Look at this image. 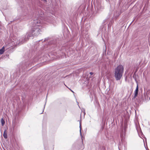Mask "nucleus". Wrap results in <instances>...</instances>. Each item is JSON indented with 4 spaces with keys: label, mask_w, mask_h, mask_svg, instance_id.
Segmentation results:
<instances>
[{
    "label": "nucleus",
    "mask_w": 150,
    "mask_h": 150,
    "mask_svg": "<svg viewBox=\"0 0 150 150\" xmlns=\"http://www.w3.org/2000/svg\"><path fill=\"white\" fill-rule=\"evenodd\" d=\"M33 27L32 29L31 33L33 36H37L42 31L43 24L40 18H36L33 21Z\"/></svg>",
    "instance_id": "f257e3e1"
},
{
    "label": "nucleus",
    "mask_w": 150,
    "mask_h": 150,
    "mask_svg": "<svg viewBox=\"0 0 150 150\" xmlns=\"http://www.w3.org/2000/svg\"><path fill=\"white\" fill-rule=\"evenodd\" d=\"M124 67L122 65H119L115 69L114 76L117 80H120L123 72Z\"/></svg>",
    "instance_id": "f03ea898"
},
{
    "label": "nucleus",
    "mask_w": 150,
    "mask_h": 150,
    "mask_svg": "<svg viewBox=\"0 0 150 150\" xmlns=\"http://www.w3.org/2000/svg\"><path fill=\"white\" fill-rule=\"evenodd\" d=\"M31 35H32L31 33H27L26 36H23L21 40H20L19 43H18L19 44L23 43L25 42L28 40Z\"/></svg>",
    "instance_id": "7ed1b4c3"
},
{
    "label": "nucleus",
    "mask_w": 150,
    "mask_h": 150,
    "mask_svg": "<svg viewBox=\"0 0 150 150\" xmlns=\"http://www.w3.org/2000/svg\"><path fill=\"white\" fill-rule=\"evenodd\" d=\"M138 85H137L136 87V88L134 91V98H135L137 97L138 95Z\"/></svg>",
    "instance_id": "20e7f679"
},
{
    "label": "nucleus",
    "mask_w": 150,
    "mask_h": 150,
    "mask_svg": "<svg viewBox=\"0 0 150 150\" xmlns=\"http://www.w3.org/2000/svg\"><path fill=\"white\" fill-rule=\"evenodd\" d=\"M3 136H4V137L5 139H6L7 137V133H6V130H5L4 131V133L3 134Z\"/></svg>",
    "instance_id": "39448f33"
},
{
    "label": "nucleus",
    "mask_w": 150,
    "mask_h": 150,
    "mask_svg": "<svg viewBox=\"0 0 150 150\" xmlns=\"http://www.w3.org/2000/svg\"><path fill=\"white\" fill-rule=\"evenodd\" d=\"M5 51L4 47H3L0 50V54H2Z\"/></svg>",
    "instance_id": "423d86ee"
},
{
    "label": "nucleus",
    "mask_w": 150,
    "mask_h": 150,
    "mask_svg": "<svg viewBox=\"0 0 150 150\" xmlns=\"http://www.w3.org/2000/svg\"><path fill=\"white\" fill-rule=\"evenodd\" d=\"M1 122L2 126H3L5 124V121L3 118H2L1 120Z\"/></svg>",
    "instance_id": "0eeeda50"
},
{
    "label": "nucleus",
    "mask_w": 150,
    "mask_h": 150,
    "mask_svg": "<svg viewBox=\"0 0 150 150\" xmlns=\"http://www.w3.org/2000/svg\"><path fill=\"white\" fill-rule=\"evenodd\" d=\"M131 75H130V76H126V79H125V80L126 81V80H127V79H128V78H129V79H131V78H130Z\"/></svg>",
    "instance_id": "6e6552de"
},
{
    "label": "nucleus",
    "mask_w": 150,
    "mask_h": 150,
    "mask_svg": "<svg viewBox=\"0 0 150 150\" xmlns=\"http://www.w3.org/2000/svg\"><path fill=\"white\" fill-rule=\"evenodd\" d=\"M80 134H81V124H80Z\"/></svg>",
    "instance_id": "1a4fd4ad"
},
{
    "label": "nucleus",
    "mask_w": 150,
    "mask_h": 150,
    "mask_svg": "<svg viewBox=\"0 0 150 150\" xmlns=\"http://www.w3.org/2000/svg\"><path fill=\"white\" fill-rule=\"evenodd\" d=\"M90 74L91 75H92L93 74V73L92 72H90Z\"/></svg>",
    "instance_id": "9d476101"
},
{
    "label": "nucleus",
    "mask_w": 150,
    "mask_h": 150,
    "mask_svg": "<svg viewBox=\"0 0 150 150\" xmlns=\"http://www.w3.org/2000/svg\"><path fill=\"white\" fill-rule=\"evenodd\" d=\"M125 128H126V125L125 124Z\"/></svg>",
    "instance_id": "9b49d317"
},
{
    "label": "nucleus",
    "mask_w": 150,
    "mask_h": 150,
    "mask_svg": "<svg viewBox=\"0 0 150 150\" xmlns=\"http://www.w3.org/2000/svg\"><path fill=\"white\" fill-rule=\"evenodd\" d=\"M43 1H46V0H43Z\"/></svg>",
    "instance_id": "f8f14e48"
},
{
    "label": "nucleus",
    "mask_w": 150,
    "mask_h": 150,
    "mask_svg": "<svg viewBox=\"0 0 150 150\" xmlns=\"http://www.w3.org/2000/svg\"><path fill=\"white\" fill-rule=\"evenodd\" d=\"M71 91L72 92H73V91H72V90H71Z\"/></svg>",
    "instance_id": "ddd939ff"
},
{
    "label": "nucleus",
    "mask_w": 150,
    "mask_h": 150,
    "mask_svg": "<svg viewBox=\"0 0 150 150\" xmlns=\"http://www.w3.org/2000/svg\"><path fill=\"white\" fill-rule=\"evenodd\" d=\"M71 91L72 92H73V91H72V90H71Z\"/></svg>",
    "instance_id": "4468645a"
},
{
    "label": "nucleus",
    "mask_w": 150,
    "mask_h": 150,
    "mask_svg": "<svg viewBox=\"0 0 150 150\" xmlns=\"http://www.w3.org/2000/svg\"><path fill=\"white\" fill-rule=\"evenodd\" d=\"M77 103H78V104H79V103L78 102H77Z\"/></svg>",
    "instance_id": "2eb2a0df"
}]
</instances>
